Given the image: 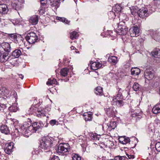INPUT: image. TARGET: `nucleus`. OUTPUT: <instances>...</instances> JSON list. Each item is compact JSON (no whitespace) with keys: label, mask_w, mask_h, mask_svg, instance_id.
I'll use <instances>...</instances> for the list:
<instances>
[{"label":"nucleus","mask_w":160,"mask_h":160,"mask_svg":"<svg viewBox=\"0 0 160 160\" xmlns=\"http://www.w3.org/2000/svg\"><path fill=\"white\" fill-rule=\"evenodd\" d=\"M56 142V141L52 137L47 136L42 140L41 148L43 150H47V151H48L51 147L52 146L53 143Z\"/></svg>","instance_id":"obj_1"},{"label":"nucleus","mask_w":160,"mask_h":160,"mask_svg":"<svg viewBox=\"0 0 160 160\" xmlns=\"http://www.w3.org/2000/svg\"><path fill=\"white\" fill-rule=\"evenodd\" d=\"M18 131L24 136L28 137L29 135L32 133L35 132V130L33 125L26 126L25 124L22 126L18 130Z\"/></svg>","instance_id":"obj_2"},{"label":"nucleus","mask_w":160,"mask_h":160,"mask_svg":"<svg viewBox=\"0 0 160 160\" xmlns=\"http://www.w3.org/2000/svg\"><path fill=\"white\" fill-rule=\"evenodd\" d=\"M127 20H122L119 22L117 28V31L119 33H121V34L124 35L126 34L128 32V28L127 26H128V22Z\"/></svg>","instance_id":"obj_3"},{"label":"nucleus","mask_w":160,"mask_h":160,"mask_svg":"<svg viewBox=\"0 0 160 160\" xmlns=\"http://www.w3.org/2000/svg\"><path fill=\"white\" fill-rule=\"evenodd\" d=\"M57 153L59 154L67 155L68 153H69L70 148L68 143H60L56 149Z\"/></svg>","instance_id":"obj_4"},{"label":"nucleus","mask_w":160,"mask_h":160,"mask_svg":"<svg viewBox=\"0 0 160 160\" xmlns=\"http://www.w3.org/2000/svg\"><path fill=\"white\" fill-rule=\"evenodd\" d=\"M25 38L30 44H33L38 40V36L36 34L33 32L28 33L26 36Z\"/></svg>","instance_id":"obj_5"},{"label":"nucleus","mask_w":160,"mask_h":160,"mask_svg":"<svg viewBox=\"0 0 160 160\" xmlns=\"http://www.w3.org/2000/svg\"><path fill=\"white\" fill-rule=\"evenodd\" d=\"M11 50V47L9 44L7 42H2L0 45V53L9 52Z\"/></svg>","instance_id":"obj_6"},{"label":"nucleus","mask_w":160,"mask_h":160,"mask_svg":"<svg viewBox=\"0 0 160 160\" xmlns=\"http://www.w3.org/2000/svg\"><path fill=\"white\" fill-rule=\"evenodd\" d=\"M137 13L140 17L143 18L148 17L151 12L150 11H149L147 8L143 7L139 9L137 12Z\"/></svg>","instance_id":"obj_7"},{"label":"nucleus","mask_w":160,"mask_h":160,"mask_svg":"<svg viewBox=\"0 0 160 160\" xmlns=\"http://www.w3.org/2000/svg\"><path fill=\"white\" fill-rule=\"evenodd\" d=\"M154 72L151 69H146L144 72L145 78L148 80L152 79L154 77Z\"/></svg>","instance_id":"obj_8"},{"label":"nucleus","mask_w":160,"mask_h":160,"mask_svg":"<svg viewBox=\"0 0 160 160\" xmlns=\"http://www.w3.org/2000/svg\"><path fill=\"white\" fill-rule=\"evenodd\" d=\"M130 35L131 37H134L138 36L139 29L137 27H133L130 29Z\"/></svg>","instance_id":"obj_9"},{"label":"nucleus","mask_w":160,"mask_h":160,"mask_svg":"<svg viewBox=\"0 0 160 160\" xmlns=\"http://www.w3.org/2000/svg\"><path fill=\"white\" fill-rule=\"evenodd\" d=\"M0 61L2 62H4L8 61L10 58L9 52H4L3 54L0 53Z\"/></svg>","instance_id":"obj_10"},{"label":"nucleus","mask_w":160,"mask_h":160,"mask_svg":"<svg viewBox=\"0 0 160 160\" xmlns=\"http://www.w3.org/2000/svg\"><path fill=\"white\" fill-rule=\"evenodd\" d=\"M37 106H38V105H36V108H34V106H32L31 108H30V112H34L36 111L37 110L38 112V114H37L38 115H40V116L42 117H44L46 116V113H44V112L43 111H39L38 109L37 108Z\"/></svg>","instance_id":"obj_11"},{"label":"nucleus","mask_w":160,"mask_h":160,"mask_svg":"<svg viewBox=\"0 0 160 160\" xmlns=\"http://www.w3.org/2000/svg\"><path fill=\"white\" fill-rule=\"evenodd\" d=\"M112 100L111 101L112 104L116 105L118 107H120L122 106L124 104L123 102L121 100H118L117 98H114L112 97L111 98Z\"/></svg>","instance_id":"obj_12"},{"label":"nucleus","mask_w":160,"mask_h":160,"mask_svg":"<svg viewBox=\"0 0 160 160\" xmlns=\"http://www.w3.org/2000/svg\"><path fill=\"white\" fill-rule=\"evenodd\" d=\"M102 67L101 63L97 62H93L91 65V68L92 69L95 70Z\"/></svg>","instance_id":"obj_13"},{"label":"nucleus","mask_w":160,"mask_h":160,"mask_svg":"<svg viewBox=\"0 0 160 160\" xmlns=\"http://www.w3.org/2000/svg\"><path fill=\"white\" fill-rule=\"evenodd\" d=\"M8 11L7 5L4 4H0V14H3L7 13Z\"/></svg>","instance_id":"obj_14"},{"label":"nucleus","mask_w":160,"mask_h":160,"mask_svg":"<svg viewBox=\"0 0 160 160\" xmlns=\"http://www.w3.org/2000/svg\"><path fill=\"white\" fill-rule=\"evenodd\" d=\"M38 21V18L37 15H33L29 19V22L32 25H36L37 24Z\"/></svg>","instance_id":"obj_15"},{"label":"nucleus","mask_w":160,"mask_h":160,"mask_svg":"<svg viewBox=\"0 0 160 160\" xmlns=\"http://www.w3.org/2000/svg\"><path fill=\"white\" fill-rule=\"evenodd\" d=\"M0 131L2 133L5 134H8L10 133L8 128L6 125L2 126L0 128Z\"/></svg>","instance_id":"obj_16"},{"label":"nucleus","mask_w":160,"mask_h":160,"mask_svg":"<svg viewBox=\"0 0 160 160\" xmlns=\"http://www.w3.org/2000/svg\"><path fill=\"white\" fill-rule=\"evenodd\" d=\"M119 141L121 143L125 144L130 141V139L125 136L121 137L119 138Z\"/></svg>","instance_id":"obj_17"},{"label":"nucleus","mask_w":160,"mask_h":160,"mask_svg":"<svg viewBox=\"0 0 160 160\" xmlns=\"http://www.w3.org/2000/svg\"><path fill=\"white\" fill-rule=\"evenodd\" d=\"M9 91L8 88L6 87L1 86H0V94L2 95H6L9 93Z\"/></svg>","instance_id":"obj_18"},{"label":"nucleus","mask_w":160,"mask_h":160,"mask_svg":"<svg viewBox=\"0 0 160 160\" xmlns=\"http://www.w3.org/2000/svg\"><path fill=\"white\" fill-rule=\"evenodd\" d=\"M48 3L52 7H55L54 8H57L58 7L59 2L58 0H48Z\"/></svg>","instance_id":"obj_19"},{"label":"nucleus","mask_w":160,"mask_h":160,"mask_svg":"<svg viewBox=\"0 0 160 160\" xmlns=\"http://www.w3.org/2000/svg\"><path fill=\"white\" fill-rule=\"evenodd\" d=\"M84 119L86 121H91L92 119V114L91 112L89 113L88 112L84 113L83 114Z\"/></svg>","instance_id":"obj_20"},{"label":"nucleus","mask_w":160,"mask_h":160,"mask_svg":"<svg viewBox=\"0 0 160 160\" xmlns=\"http://www.w3.org/2000/svg\"><path fill=\"white\" fill-rule=\"evenodd\" d=\"M131 71V74L135 76L138 75L141 72L140 70L137 67L132 68Z\"/></svg>","instance_id":"obj_21"},{"label":"nucleus","mask_w":160,"mask_h":160,"mask_svg":"<svg viewBox=\"0 0 160 160\" xmlns=\"http://www.w3.org/2000/svg\"><path fill=\"white\" fill-rule=\"evenodd\" d=\"M152 37L156 41H159L160 40V32L157 31L154 32Z\"/></svg>","instance_id":"obj_22"},{"label":"nucleus","mask_w":160,"mask_h":160,"mask_svg":"<svg viewBox=\"0 0 160 160\" xmlns=\"http://www.w3.org/2000/svg\"><path fill=\"white\" fill-rule=\"evenodd\" d=\"M118 61V58L115 56L110 57L108 59V62L113 64H116L117 62Z\"/></svg>","instance_id":"obj_23"},{"label":"nucleus","mask_w":160,"mask_h":160,"mask_svg":"<svg viewBox=\"0 0 160 160\" xmlns=\"http://www.w3.org/2000/svg\"><path fill=\"white\" fill-rule=\"evenodd\" d=\"M21 54V51L20 49H17L12 52V55L16 58L19 57Z\"/></svg>","instance_id":"obj_24"},{"label":"nucleus","mask_w":160,"mask_h":160,"mask_svg":"<svg viewBox=\"0 0 160 160\" xmlns=\"http://www.w3.org/2000/svg\"><path fill=\"white\" fill-rule=\"evenodd\" d=\"M152 112L155 114H157L160 112V104H156L152 109Z\"/></svg>","instance_id":"obj_25"},{"label":"nucleus","mask_w":160,"mask_h":160,"mask_svg":"<svg viewBox=\"0 0 160 160\" xmlns=\"http://www.w3.org/2000/svg\"><path fill=\"white\" fill-rule=\"evenodd\" d=\"M95 93L97 95H102L103 94V89L100 87H97L95 89Z\"/></svg>","instance_id":"obj_26"},{"label":"nucleus","mask_w":160,"mask_h":160,"mask_svg":"<svg viewBox=\"0 0 160 160\" xmlns=\"http://www.w3.org/2000/svg\"><path fill=\"white\" fill-rule=\"evenodd\" d=\"M69 69L65 68L62 69L60 73L61 75L63 77H65L67 76L68 72H69Z\"/></svg>","instance_id":"obj_27"},{"label":"nucleus","mask_w":160,"mask_h":160,"mask_svg":"<svg viewBox=\"0 0 160 160\" xmlns=\"http://www.w3.org/2000/svg\"><path fill=\"white\" fill-rule=\"evenodd\" d=\"M113 10L117 13H119L122 9V7L119 5L116 4L112 8Z\"/></svg>","instance_id":"obj_28"},{"label":"nucleus","mask_w":160,"mask_h":160,"mask_svg":"<svg viewBox=\"0 0 160 160\" xmlns=\"http://www.w3.org/2000/svg\"><path fill=\"white\" fill-rule=\"evenodd\" d=\"M152 55L155 58H160V50L156 49L154 50L152 52Z\"/></svg>","instance_id":"obj_29"},{"label":"nucleus","mask_w":160,"mask_h":160,"mask_svg":"<svg viewBox=\"0 0 160 160\" xmlns=\"http://www.w3.org/2000/svg\"><path fill=\"white\" fill-rule=\"evenodd\" d=\"M32 125L34 128V130H35V132L42 127L41 124L38 122H34L33 123Z\"/></svg>","instance_id":"obj_30"},{"label":"nucleus","mask_w":160,"mask_h":160,"mask_svg":"<svg viewBox=\"0 0 160 160\" xmlns=\"http://www.w3.org/2000/svg\"><path fill=\"white\" fill-rule=\"evenodd\" d=\"M10 38L12 41L16 43L18 42L17 37L15 34L14 33L9 34Z\"/></svg>","instance_id":"obj_31"},{"label":"nucleus","mask_w":160,"mask_h":160,"mask_svg":"<svg viewBox=\"0 0 160 160\" xmlns=\"http://www.w3.org/2000/svg\"><path fill=\"white\" fill-rule=\"evenodd\" d=\"M15 1V2L14 1V2L12 3V6L13 8L16 10H18L21 8V7L19 3H16V1Z\"/></svg>","instance_id":"obj_32"},{"label":"nucleus","mask_w":160,"mask_h":160,"mask_svg":"<svg viewBox=\"0 0 160 160\" xmlns=\"http://www.w3.org/2000/svg\"><path fill=\"white\" fill-rule=\"evenodd\" d=\"M105 111L107 114L109 116L113 114L114 113L113 109L112 107L106 108Z\"/></svg>","instance_id":"obj_33"},{"label":"nucleus","mask_w":160,"mask_h":160,"mask_svg":"<svg viewBox=\"0 0 160 160\" xmlns=\"http://www.w3.org/2000/svg\"><path fill=\"white\" fill-rule=\"evenodd\" d=\"M78 34L76 32L74 31L71 33L70 38L72 39L73 40L78 38Z\"/></svg>","instance_id":"obj_34"},{"label":"nucleus","mask_w":160,"mask_h":160,"mask_svg":"<svg viewBox=\"0 0 160 160\" xmlns=\"http://www.w3.org/2000/svg\"><path fill=\"white\" fill-rule=\"evenodd\" d=\"M57 83L56 80L55 79L52 78L49 79L48 81L47 82V85H53L56 84Z\"/></svg>","instance_id":"obj_35"},{"label":"nucleus","mask_w":160,"mask_h":160,"mask_svg":"<svg viewBox=\"0 0 160 160\" xmlns=\"http://www.w3.org/2000/svg\"><path fill=\"white\" fill-rule=\"evenodd\" d=\"M132 88L135 91L139 90L140 89V85L137 82H135L132 86Z\"/></svg>","instance_id":"obj_36"},{"label":"nucleus","mask_w":160,"mask_h":160,"mask_svg":"<svg viewBox=\"0 0 160 160\" xmlns=\"http://www.w3.org/2000/svg\"><path fill=\"white\" fill-rule=\"evenodd\" d=\"M56 19L57 20H59L60 21L65 22L67 24H68L69 22L68 20H66L64 18H61L59 17H56Z\"/></svg>","instance_id":"obj_37"},{"label":"nucleus","mask_w":160,"mask_h":160,"mask_svg":"<svg viewBox=\"0 0 160 160\" xmlns=\"http://www.w3.org/2000/svg\"><path fill=\"white\" fill-rule=\"evenodd\" d=\"M8 61L11 64L13 65L16 63V58H13L10 56V58L8 59Z\"/></svg>","instance_id":"obj_38"},{"label":"nucleus","mask_w":160,"mask_h":160,"mask_svg":"<svg viewBox=\"0 0 160 160\" xmlns=\"http://www.w3.org/2000/svg\"><path fill=\"white\" fill-rule=\"evenodd\" d=\"M138 102L136 101H132L130 102V107L132 108H136L138 107Z\"/></svg>","instance_id":"obj_39"},{"label":"nucleus","mask_w":160,"mask_h":160,"mask_svg":"<svg viewBox=\"0 0 160 160\" xmlns=\"http://www.w3.org/2000/svg\"><path fill=\"white\" fill-rule=\"evenodd\" d=\"M9 110L11 112H15L18 110V108L15 105H13L9 107Z\"/></svg>","instance_id":"obj_40"},{"label":"nucleus","mask_w":160,"mask_h":160,"mask_svg":"<svg viewBox=\"0 0 160 160\" xmlns=\"http://www.w3.org/2000/svg\"><path fill=\"white\" fill-rule=\"evenodd\" d=\"M13 147V143L11 142L9 143H7L5 145V148L7 147V148H8L12 150Z\"/></svg>","instance_id":"obj_41"},{"label":"nucleus","mask_w":160,"mask_h":160,"mask_svg":"<svg viewBox=\"0 0 160 160\" xmlns=\"http://www.w3.org/2000/svg\"><path fill=\"white\" fill-rule=\"evenodd\" d=\"M90 137L91 138L92 140H96V139H99L98 138V136L97 134L96 133H92L90 134Z\"/></svg>","instance_id":"obj_42"},{"label":"nucleus","mask_w":160,"mask_h":160,"mask_svg":"<svg viewBox=\"0 0 160 160\" xmlns=\"http://www.w3.org/2000/svg\"><path fill=\"white\" fill-rule=\"evenodd\" d=\"M109 125L112 129H114L116 127V123L113 121L111 122H110Z\"/></svg>","instance_id":"obj_43"},{"label":"nucleus","mask_w":160,"mask_h":160,"mask_svg":"<svg viewBox=\"0 0 160 160\" xmlns=\"http://www.w3.org/2000/svg\"><path fill=\"white\" fill-rule=\"evenodd\" d=\"M73 160H81V158L78 154H75L72 157Z\"/></svg>","instance_id":"obj_44"},{"label":"nucleus","mask_w":160,"mask_h":160,"mask_svg":"<svg viewBox=\"0 0 160 160\" xmlns=\"http://www.w3.org/2000/svg\"><path fill=\"white\" fill-rule=\"evenodd\" d=\"M155 148L157 151L160 152V142H157L156 143Z\"/></svg>","instance_id":"obj_45"},{"label":"nucleus","mask_w":160,"mask_h":160,"mask_svg":"<svg viewBox=\"0 0 160 160\" xmlns=\"http://www.w3.org/2000/svg\"><path fill=\"white\" fill-rule=\"evenodd\" d=\"M49 122L50 124L52 126L55 125H57L58 123V122L55 119L51 120Z\"/></svg>","instance_id":"obj_46"},{"label":"nucleus","mask_w":160,"mask_h":160,"mask_svg":"<svg viewBox=\"0 0 160 160\" xmlns=\"http://www.w3.org/2000/svg\"><path fill=\"white\" fill-rule=\"evenodd\" d=\"M124 159V157H121L119 156H116L113 159L114 160H123Z\"/></svg>","instance_id":"obj_47"},{"label":"nucleus","mask_w":160,"mask_h":160,"mask_svg":"<svg viewBox=\"0 0 160 160\" xmlns=\"http://www.w3.org/2000/svg\"><path fill=\"white\" fill-rule=\"evenodd\" d=\"M12 150L7 148V147L5 148H4V151L7 154H10L12 152Z\"/></svg>","instance_id":"obj_48"},{"label":"nucleus","mask_w":160,"mask_h":160,"mask_svg":"<svg viewBox=\"0 0 160 160\" xmlns=\"http://www.w3.org/2000/svg\"><path fill=\"white\" fill-rule=\"evenodd\" d=\"M141 114V112H136L135 111V112H134L132 114V115L133 117H134L135 116H137L140 115V114Z\"/></svg>","instance_id":"obj_49"},{"label":"nucleus","mask_w":160,"mask_h":160,"mask_svg":"<svg viewBox=\"0 0 160 160\" xmlns=\"http://www.w3.org/2000/svg\"><path fill=\"white\" fill-rule=\"evenodd\" d=\"M50 160H60L58 156H54L51 158Z\"/></svg>","instance_id":"obj_50"},{"label":"nucleus","mask_w":160,"mask_h":160,"mask_svg":"<svg viewBox=\"0 0 160 160\" xmlns=\"http://www.w3.org/2000/svg\"><path fill=\"white\" fill-rule=\"evenodd\" d=\"M41 4L43 6L46 4L47 0H40Z\"/></svg>","instance_id":"obj_51"},{"label":"nucleus","mask_w":160,"mask_h":160,"mask_svg":"<svg viewBox=\"0 0 160 160\" xmlns=\"http://www.w3.org/2000/svg\"><path fill=\"white\" fill-rule=\"evenodd\" d=\"M3 106V105H1L0 104V112L2 110H3V108L2 107Z\"/></svg>","instance_id":"obj_52"},{"label":"nucleus","mask_w":160,"mask_h":160,"mask_svg":"<svg viewBox=\"0 0 160 160\" xmlns=\"http://www.w3.org/2000/svg\"><path fill=\"white\" fill-rule=\"evenodd\" d=\"M19 78H21L22 79L24 77L23 76L22 74H19Z\"/></svg>","instance_id":"obj_53"},{"label":"nucleus","mask_w":160,"mask_h":160,"mask_svg":"<svg viewBox=\"0 0 160 160\" xmlns=\"http://www.w3.org/2000/svg\"><path fill=\"white\" fill-rule=\"evenodd\" d=\"M110 13L111 14H113L115 16V14L114 13V12H113V11H110Z\"/></svg>","instance_id":"obj_54"},{"label":"nucleus","mask_w":160,"mask_h":160,"mask_svg":"<svg viewBox=\"0 0 160 160\" xmlns=\"http://www.w3.org/2000/svg\"><path fill=\"white\" fill-rule=\"evenodd\" d=\"M70 48L72 50H74V49L75 47L73 46H72Z\"/></svg>","instance_id":"obj_55"},{"label":"nucleus","mask_w":160,"mask_h":160,"mask_svg":"<svg viewBox=\"0 0 160 160\" xmlns=\"http://www.w3.org/2000/svg\"><path fill=\"white\" fill-rule=\"evenodd\" d=\"M2 34L0 33V39L2 38Z\"/></svg>","instance_id":"obj_56"},{"label":"nucleus","mask_w":160,"mask_h":160,"mask_svg":"<svg viewBox=\"0 0 160 160\" xmlns=\"http://www.w3.org/2000/svg\"><path fill=\"white\" fill-rule=\"evenodd\" d=\"M7 0H0V2H1V1H3V2H5V1H6Z\"/></svg>","instance_id":"obj_57"},{"label":"nucleus","mask_w":160,"mask_h":160,"mask_svg":"<svg viewBox=\"0 0 160 160\" xmlns=\"http://www.w3.org/2000/svg\"><path fill=\"white\" fill-rule=\"evenodd\" d=\"M133 12H132V14H133Z\"/></svg>","instance_id":"obj_58"},{"label":"nucleus","mask_w":160,"mask_h":160,"mask_svg":"<svg viewBox=\"0 0 160 160\" xmlns=\"http://www.w3.org/2000/svg\"><path fill=\"white\" fill-rule=\"evenodd\" d=\"M76 53H78V52L76 51Z\"/></svg>","instance_id":"obj_59"},{"label":"nucleus","mask_w":160,"mask_h":160,"mask_svg":"<svg viewBox=\"0 0 160 160\" xmlns=\"http://www.w3.org/2000/svg\"><path fill=\"white\" fill-rule=\"evenodd\" d=\"M70 69H71V70H72V69L71 68Z\"/></svg>","instance_id":"obj_60"},{"label":"nucleus","mask_w":160,"mask_h":160,"mask_svg":"<svg viewBox=\"0 0 160 160\" xmlns=\"http://www.w3.org/2000/svg\"><path fill=\"white\" fill-rule=\"evenodd\" d=\"M70 152V153H71V151H70V152Z\"/></svg>","instance_id":"obj_61"},{"label":"nucleus","mask_w":160,"mask_h":160,"mask_svg":"<svg viewBox=\"0 0 160 160\" xmlns=\"http://www.w3.org/2000/svg\"><path fill=\"white\" fill-rule=\"evenodd\" d=\"M70 152V153H71V151H70V152Z\"/></svg>","instance_id":"obj_62"}]
</instances>
